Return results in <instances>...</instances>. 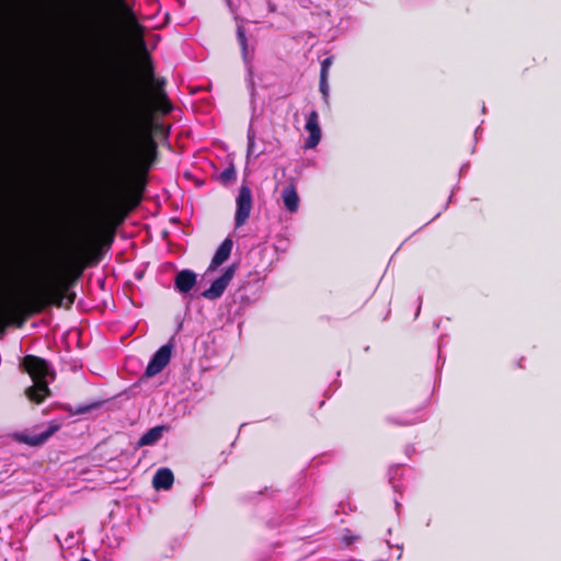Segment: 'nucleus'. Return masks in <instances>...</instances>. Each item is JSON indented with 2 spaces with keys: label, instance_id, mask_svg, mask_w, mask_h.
Listing matches in <instances>:
<instances>
[{
  "label": "nucleus",
  "instance_id": "obj_16",
  "mask_svg": "<svg viewBox=\"0 0 561 561\" xmlns=\"http://www.w3.org/2000/svg\"><path fill=\"white\" fill-rule=\"evenodd\" d=\"M224 183H227L236 178V170L233 165L226 168L219 175Z\"/></svg>",
  "mask_w": 561,
  "mask_h": 561
},
{
  "label": "nucleus",
  "instance_id": "obj_21",
  "mask_svg": "<svg viewBox=\"0 0 561 561\" xmlns=\"http://www.w3.org/2000/svg\"><path fill=\"white\" fill-rule=\"evenodd\" d=\"M88 410H89V408H87V407H84V408H79V409H78V412H79V413H84V412H87Z\"/></svg>",
  "mask_w": 561,
  "mask_h": 561
},
{
  "label": "nucleus",
  "instance_id": "obj_11",
  "mask_svg": "<svg viewBox=\"0 0 561 561\" xmlns=\"http://www.w3.org/2000/svg\"><path fill=\"white\" fill-rule=\"evenodd\" d=\"M133 136H134V128L129 133L128 140H127V142L124 147L123 153H122V159L126 163H129V164L135 163L140 158V149L136 145Z\"/></svg>",
  "mask_w": 561,
  "mask_h": 561
},
{
  "label": "nucleus",
  "instance_id": "obj_3",
  "mask_svg": "<svg viewBox=\"0 0 561 561\" xmlns=\"http://www.w3.org/2000/svg\"><path fill=\"white\" fill-rule=\"evenodd\" d=\"M236 205L234 225L239 228L247 222L252 209V193L249 186L242 185L240 187L236 198Z\"/></svg>",
  "mask_w": 561,
  "mask_h": 561
},
{
  "label": "nucleus",
  "instance_id": "obj_9",
  "mask_svg": "<svg viewBox=\"0 0 561 561\" xmlns=\"http://www.w3.org/2000/svg\"><path fill=\"white\" fill-rule=\"evenodd\" d=\"M174 481L173 472L169 468H160L157 470L152 485L156 490H169Z\"/></svg>",
  "mask_w": 561,
  "mask_h": 561
},
{
  "label": "nucleus",
  "instance_id": "obj_24",
  "mask_svg": "<svg viewBox=\"0 0 561 561\" xmlns=\"http://www.w3.org/2000/svg\"><path fill=\"white\" fill-rule=\"evenodd\" d=\"M480 131V128L478 127L474 131L476 137L478 136V133Z\"/></svg>",
  "mask_w": 561,
  "mask_h": 561
},
{
  "label": "nucleus",
  "instance_id": "obj_14",
  "mask_svg": "<svg viewBox=\"0 0 561 561\" xmlns=\"http://www.w3.org/2000/svg\"><path fill=\"white\" fill-rule=\"evenodd\" d=\"M237 38L239 42V45L242 50V57L245 64L249 62V53H248V39L245 36V32L242 26H239L237 30Z\"/></svg>",
  "mask_w": 561,
  "mask_h": 561
},
{
  "label": "nucleus",
  "instance_id": "obj_1",
  "mask_svg": "<svg viewBox=\"0 0 561 561\" xmlns=\"http://www.w3.org/2000/svg\"><path fill=\"white\" fill-rule=\"evenodd\" d=\"M22 365L33 380V386L25 390L27 399L37 404L42 403L50 396L48 385L55 380V371L47 360L34 355H26Z\"/></svg>",
  "mask_w": 561,
  "mask_h": 561
},
{
  "label": "nucleus",
  "instance_id": "obj_4",
  "mask_svg": "<svg viewBox=\"0 0 561 561\" xmlns=\"http://www.w3.org/2000/svg\"><path fill=\"white\" fill-rule=\"evenodd\" d=\"M236 274V265L232 264L228 266L222 275L215 279L210 287L206 290H204L201 296L208 299V300H216L222 296L226 288L228 287L229 283L233 278Z\"/></svg>",
  "mask_w": 561,
  "mask_h": 561
},
{
  "label": "nucleus",
  "instance_id": "obj_18",
  "mask_svg": "<svg viewBox=\"0 0 561 561\" xmlns=\"http://www.w3.org/2000/svg\"><path fill=\"white\" fill-rule=\"evenodd\" d=\"M388 422L392 423V424H397V425H400V426H409V425H412V424H415L417 421H410V420H397V419H393V417H388L387 419Z\"/></svg>",
  "mask_w": 561,
  "mask_h": 561
},
{
  "label": "nucleus",
  "instance_id": "obj_22",
  "mask_svg": "<svg viewBox=\"0 0 561 561\" xmlns=\"http://www.w3.org/2000/svg\"><path fill=\"white\" fill-rule=\"evenodd\" d=\"M420 310H421V298H419V307H417V311H416L415 317H417V316H419Z\"/></svg>",
  "mask_w": 561,
  "mask_h": 561
},
{
  "label": "nucleus",
  "instance_id": "obj_5",
  "mask_svg": "<svg viewBox=\"0 0 561 561\" xmlns=\"http://www.w3.org/2000/svg\"><path fill=\"white\" fill-rule=\"evenodd\" d=\"M172 348L173 344L169 342L153 354L145 371L147 377H153L164 369L170 362Z\"/></svg>",
  "mask_w": 561,
  "mask_h": 561
},
{
  "label": "nucleus",
  "instance_id": "obj_8",
  "mask_svg": "<svg viewBox=\"0 0 561 561\" xmlns=\"http://www.w3.org/2000/svg\"><path fill=\"white\" fill-rule=\"evenodd\" d=\"M232 249V241L230 239H226L218 247L215 255L211 260V263L207 270V272H211L216 270L219 265H221L225 261L228 260Z\"/></svg>",
  "mask_w": 561,
  "mask_h": 561
},
{
  "label": "nucleus",
  "instance_id": "obj_15",
  "mask_svg": "<svg viewBox=\"0 0 561 561\" xmlns=\"http://www.w3.org/2000/svg\"><path fill=\"white\" fill-rule=\"evenodd\" d=\"M328 78L329 77L320 76V83H319V90H320L325 103H328L329 90H330Z\"/></svg>",
  "mask_w": 561,
  "mask_h": 561
},
{
  "label": "nucleus",
  "instance_id": "obj_25",
  "mask_svg": "<svg viewBox=\"0 0 561 561\" xmlns=\"http://www.w3.org/2000/svg\"><path fill=\"white\" fill-rule=\"evenodd\" d=\"M79 561H91V560H89L87 558H81Z\"/></svg>",
  "mask_w": 561,
  "mask_h": 561
},
{
  "label": "nucleus",
  "instance_id": "obj_23",
  "mask_svg": "<svg viewBox=\"0 0 561 561\" xmlns=\"http://www.w3.org/2000/svg\"><path fill=\"white\" fill-rule=\"evenodd\" d=\"M394 504H396V510H397V512L399 513L400 503L396 500V501H394Z\"/></svg>",
  "mask_w": 561,
  "mask_h": 561
},
{
  "label": "nucleus",
  "instance_id": "obj_7",
  "mask_svg": "<svg viewBox=\"0 0 561 561\" xmlns=\"http://www.w3.org/2000/svg\"><path fill=\"white\" fill-rule=\"evenodd\" d=\"M196 284V274L191 270L179 272L174 279L175 289L181 294L188 293Z\"/></svg>",
  "mask_w": 561,
  "mask_h": 561
},
{
  "label": "nucleus",
  "instance_id": "obj_17",
  "mask_svg": "<svg viewBox=\"0 0 561 561\" xmlns=\"http://www.w3.org/2000/svg\"><path fill=\"white\" fill-rule=\"evenodd\" d=\"M333 64V57H327L321 61V71L320 76L329 77V70Z\"/></svg>",
  "mask_w": 561,
  "mask_h": 561
},
{
  "label": "nucleus",
  "instance_id": "obj_13",
  "mask_svg": "<svg viewBox=\"0 0 561 561\" xmlns=\"http://www.w3.org/2000/svg\"><path fill=\"white\" fill-rule=\"evenodd\" d=\"M168 430L164 425H158L147 431L139 439L140 446L154 445L162 437L163 433Z\"/></svg>",
  "mask_w": 561,
  "mask_h": 561
},
{
  "label": "nucleus",
  "instance_id": "obj_12",
  "mask_svg": "<svg viewBox=\"0 0 561 561\" xmlns=\"http://www.w3.org/2000/svg\"><path fill=\"white\" fill-rule=\"evenodd\" d=\"M247 138H248L247 160L250 161L251 159L259 158L264 152L265 149H264V147L256 145L255 130H254L252 124H250V126L248 128Z\"/></svg>",
  "mask_w": 561,
  "mask_h": 561
},
{
  "label": "nucleus",
  "instance_id": "obj_19",
  "mask_svg": "<svg viewBox=\"0 0 561 561\" xmlns=\"http://www.w3.org/2000/svg\"><path fill=\"white\" fill-rule=\"evenodd\" d=\"M358 539V537L356 536H352V535H345L343 537V542L346 545V546H350L352 545L354 541H356Z\"/></svg>",
  "mask_w": 561,
  "mask_h": 561
},
{
  "label": "nucleus",
  "instance_id": "obj_20",
  "mask_svg": "<svg viewBox=\"0 0 561 561\" xmlns=\"http://www.w3.org/2000/svg\"><path fill=\"white\" fill-rule=\"evenodd\" d=\"M248 85H249L251 95L253 96L255 88H254V81H253L251 71H249Z\"/></svg>",
  "mask_w": 561,
  "mask_h": 561
},
{
  "label": "nucleus",
  "instance_id": "obj_6",
  "mask_svg": "<svg viewBox=\"0 0 561 561\" xmlns=\"http://www.w3.org/2000/svg\"><path fill=\"white\" fill-rule=\"evenodd\" d=\"M306 130L309 131V137L306 139L305 148L312 149L318 146L321 139V129L319 126V115L317 111H311L306 123Z\"/></svg>",
  "mask_w": 561,
  "mask_h": 561
},
{
  "label": "nucleus",
  "instance_id": "obj_2",
  "mask_svg": "<svg viewBox=\"0 0 561 561\" xmlns=\"http://www.w3.org/2000/svg\"><path fill=\"white\" fill-rule=\"evenodd\" d=\"M59 430L58 424H49L44 431L36 432V430H25L13 434L16 442L23 443L30 446H41L50 436H53Z\"/></svg>",
  "mask_w": 561,
  "mask_h": 561
},
{
  "label": "nucleus",
  "instance_id": "obj_10",
  "mask_svg": "<svg viewBox=\"0 0 561 561\" xmlns=\"http://www.w3.org/2000/svg\"><path fill=\"white\" fill-rule=\"evenodd\" d=\"M282 201L289 213H296L299 208V196L294 184H289L282 191Z\"/></svg>",
  "mask_w": 561,
  "mask_h": 561
}]
</instances>
